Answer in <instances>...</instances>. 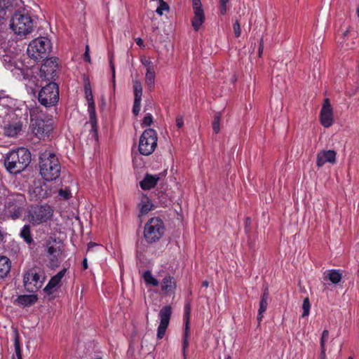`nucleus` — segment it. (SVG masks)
<instances>
[{"label": "nucleus", "mask_w": 359, "mask_h": 359, "mask_svg": "<svg viewBox=\"0 0 359 359\" xmlns=\"http://www.w3.org/2000/svg\"><path fill=\"white\" fill-rule=\"evenodd\" d=\"M152 208V204L151 201L147 199L146 202H142L139 204L140 212L142 215L147 214Z\"/></svg>", "instance_id": "34"}, {"label": "nucleus", "mask_w": 359, "mask_h": 359, "mask_svg": "<svg viewBox=\"0 0 359 359\" xmlns=\"http://www.w3.org/2000/svg\"><path fill=\"white\" fill-rule=\"evenodd\" d=\"M11 260L6 257H0V279H3L8 276L11 271Z\"/></svg>", "instance_id": "22"}, {"label": "nucleus", "mask_w": 359, "mask_h": 359, "mask_svg": "<svg viewBox=\"0 0 359 359\" xmlns=\"http://www.w3.org/2000/svg\"><path fill=\"white\" fill-rule=\"evenodd\" d=\"M57 60V57H52L47 58L42 64L39 70V76L42 80L53 82L58 69Z\"/></svg>", "instance_id": "12"}, {"label": "nucleus", "mask_w": 359, "mask_h": 359, "mask_svg": "<svg viewBox=\"0 0 359 359\" xmlns=\"http://www.w3.org/2000/svg\"><path fill=\"white\" fill-rule=\"evenodd\" d=\"M329 337V331L327 330H325L322 333V337L320 339V349L325 348V341L328 339Z\"/></svg>", "instance_id": "41"}, {"label": "nucleus", "mask_w": 359, "mask_h": 359, "mask_svg": "<svg viewBox=\"0 0 359 359\" xmlns=\"http://www.w3.org/2000/svg\"><path fill=\"white\" fill-rule=\"evenodd\" d=\"M357 14H358V17L359 18V5H358V7L357 8Z\"/></svg>", "instance_id": "60"}, {"label": "nucleus", "mask_w": 359, "mask_h": 359, "mask_svg": "<svg viewBox=\"0 0 359 359\" xmlns=\"http://www.w3.org/2000/svg\"><path fill=\"white\" fill-rule=\"evenodd\" d=\"M348 359H353L352 357H348Z\"/></svg>", "instance_id": "62"}, {"label": "nucleus", "mask_w": 359, "mask_h": 359, "mask_svg": "<svg viewBox=\"0 0 359 359\" xmlns=\"http://www.w3.org/2000/svg\"><path fill=\"white\" fill-rule=\"evenodd\" d=\"M40 277L36 269L32 268L25 271L23 274V285L25 290L29 292H35L39 290L43 282L40 280Z\"/></svg>", "instance_id": "11"}, {"label": "nucleus", "mask_w": 359, "mask_h": 359, "mask_svg": "<svg viewBox=\"0 0 359 359\" xmlns=\"http://www.w3.org/2000/svg\"><path fill=\"white\" fill-rule=\"evenodd\" d=\"M326 277L334 284L339 283L341 278L342 274L340 273L339 270H329L327 271Z\"/></svg>", "instance_id": "28"}, {"label": "nucleus", "mask_w": 359, "mask_h": 359, "mask_svg": "<svg viewBox=\"0 0 359 359\" xmlns=\"http://www.w3.org/2000/svg\"><path fill=\"white\" fill-rule=\"evenodd\" d=\"M320 119V123L325 128H329L333 124V110L328 98L324 100Z\"/></svg>", "instance_id": "16"}, {"label": "nucleus", "mask_w": 359, "mask_h": 359, "mask_svg": "<svg viewBox=\"0 0 359 359\" xmlns=\"http://www.w3.org/2000/svg\"><path fill=\"white\" fill-rule=\"evenodd\" d=\"M135 41L138 46H143V41L141 38L136 39Z\"/></svg>", "instance_id": "56"}, {"label": "nucleus", "mask_w": 359, "mask_h": 359, "mask_svg": "<svg viewBox=\"0 0 359 359\" xmlns=\"http://www.w3.org/2000/svg\"><path fill=\"white\" fill-rule=\"evenodd\" d=\"M51 50L50 41L46 37H38L28 45L27 53L34 61L47 59Z\"/></svg>", "instance_id": "4"}, {"label": "nucleus", "mask_w": 359, "mask_h": 359, "mask_svg": "<svg viewBox=\"0 0 359 359\" xmlns=\"http://www.w3.org/2000/svg\"><path fill=\"white\" fill-rule=\"evenodd\" d=\"M159 6L156 8V13L159 15H162L163 13V11H168L170 8L168 4L165 2L163 0H159Z\"/></svg>", "instance_id": "36"}, {"label": "nucleus", "mask_w": 359, "mask_h": 359, "mask_svg": "<svg viewBox=\"0 0 359 359\" xmlns=\"http://www.w3.org/2000/svg\"><path fill=\"white\" fill-rule=\"evenodd\" d=\"M53 243L54 245H53L50 241L46 242V251L51 266L56 267L58 266L62 257V250L55 243V241Z\"/></svg>", "instance_id": "15"}, {"label": "nucleus", "mask_w": 359, "mask_h": 359, "mask_svg": "<svg viewBox=\"0 0 359 359\" xmlns=\"http://www.w3.org/2000/svg\"><path fill=\"white\" fill-rule=\"evenodd\" d=\"M143 278L145 283L147 285H151L152 286H158L159 283L158 281L153 276L151 272L149 270L145 271L143 273Z\"/></svg>", "instance_id": "30"}, {"label": "nucleus", "mask_w": 359, "mask_h": 359, "mask_svg": "<svg viewBox=\"0 0 359 359\" xmlns=\"http://www.w3.org/2000/svg\"><path fill=\"white\" fill-rule=\"evenodd\" d=\"M336 156L334 150H321L317 154L316 165L320 168L326 163L334 164L336 162Z\"/></svg>", "instance_id": "17"}, {"label": "nucleus", "mask_w": 359, "mask_h": 359, "mask_svg": "<svg viewBox=\"0 0 359 359\" xmlns=\"http://www.w3.org/2000/svg\"><path fill=\"white\" fill-rule=\"evenodd\" d=\"M221 118H222L221 113L217 112L215 114L212 125L213 132L216 134L219 133V132L220 130Z\"/></svg>", "instance_id": "33"}, {"label": "nucleus", "mask_w": 359, "mask_h": 359, "mask_svg": "<svg viewBox=\"0 0 359 359\" xmlns=\"http://www.w3.org/2000/svg\"><path fill=\"white\" fill-rule=\"evenodd\" d=\"M29 196L32 201H39L51 196L52 191L46 183L37 182L29 190Z\"/></svg>", "instance_id": "13"}, {"label": "nucleus", "mask_w": 359, "mask_h": 359, "mask_svg": "<svg viewBox=\"0 0 359 359\" xmlns=\"http://www.w3.org/2000/svg\"><path fill=\"white\" fill-rule=\"evenodd\" d=\"M14 346H15V353H16L18 359H22L21 349H20V342H19L18 337H16L15 339ZM12 359H15V358L14 356H13Z\"/></svg>", "instance_id": "40"}, {"label": "nucleus", "mask_w": 359, "mask_h": 359, "mask_svg": "<svg viewBox=\"0 0 359 359\" xmlns=\"http://www.w3.org/2000/svg\"><path fill=\"white\" fill-rule=\"evenodd\" d=\"M33 21L25 11H15L11 16L10 27L15 34L26 36L33 30Z\"/></svg>", "instance_id": "3"}, {"label": "nucleus", "mask_w": 359, "mask_h": 359, "mask_svg": "<svg viewBox=\"0 0 359 359\" xmlns=\"http://www.w3.org/2000/svg\"><path fill=\"white\" fill-rule=\"evenodd\" d=\"M194 17L191 20V24L194 27V29L195 31H198L205 21V15L203 9L194 10Z\"/></svg>", "instance_id": "23"}, {"label": "nucleus", "mask_w": 359, "mask_h": 359, "mask_svg": "<svg viewBox=\"0 0 359 359\" xmlns=\"http://www.w3.org/2000/svg\"><path fill=\"white\" fill-rule=\"evenodd\" d=\"M189 315H190V306L189 304H187L185 306V311H184V317L186 318V322L188 321L189 322Z\"/></svg>", "instance_id": "51"}, {"label": "nucleus", "mask_w": 359, "mask_h": 359, "mask_svg": "<svg viewBox=\"0 0 359 359\" xmlns=\"http://www.w3.org/2000/svg\"><path fill=\"white\" fill-rule=\"evenodd\" d=\"M26 205L27 200L22 194L11 193L8 194L5 198L6 210L13 219L20 217Z\"/></svg>", "instance_id": "5"}, {"label": "nucleus", "mask_w": 359, "mask_h": 359, "mask_svg": "<svg viewBox=\"0 0 359 359\" xmlns=\"http://www.w3.org/2000/svg\"><path fill=\"white\" fill-rule=\"evenodd\" d=\"M263 50H264V41H263V39H261L260 42H259V50H258V55L259 57H261L262 55Z\"/></svg>", "instance_id": "52"}, {"label": "nucleus", "mask_w": 359, "mask_h": 359, "mask_svg": "<svg viewBox=\"0 0 359 359\" xmlns=\"http://www.w3.org/2000/svg\"><path fill=\"white\" fill-rule=\"evenodd\" d=\"M192 2H193V9L194 10L203 9L201 0H192Z\"/></svg>", "instance_id": "49"}, {"label": "nucleus", "mask_w": 359, "mask_h": 359, "mask_svg": "<svg viewBox=\"0 0 359 359\" xmlns=\"http://www.w3.org/2000/svg\"><path fill=\"white\" fill-rule=\"evenodd\" d=\"M266 307L259 305V309L258 316H257V320H258L259 323L262 321V318H263V313L266 311Z\"/></svg>", "instance_id": "48"}, {"label": "nucleus", "mask_w": 359, "mask_h": 359, "mask_svg": "<svg viewBox=\"0 0 359 359\" xmlns=\"http://www.w3.org/2000/svg\"><path fill=\"white\" fill-rule=\"evenodd\" d=\"M58 195L62 199L67 200L71 198L72 193L68 188H65L64 189H60L58 191Z\"/></svg>", "instance_id": "38"}, {"label": "nucleus", "mask_w": 359, "mask_h": 359, "mask_svg": "<svg viewBox=\"0 0 359 359\" xmlns=\"http://www.w3.org/2000/svg\"><path fill=\"white\" fill-rule=\"evenodd\" d=\"M39 102L46 107L55 105L59 100L58 86L55 82H49L39 93Z\"/></svg>", "instance_id": "9"}, {"label": "nucleus", "mask_w": 359, "mask_h": 359, "mask_svg": "<svg viewBox=\"0 0 359 359\" xmlns=\"http://www.w3.org/2000/svg\"><path fill=\"white\" fill-rule=\"evenodd\" d=\"M53 210L48 205H32L28 210L27 219L33 225H39L50 219Z\"/></svg>", "instance_id": "7"}, {"label": "nucleus", "mask_w": 359, "mask_h": 359, "mask_svg": "<svg viewBox=\"0 0 359 359\" xmlns=\"http://www.w3.org/2000/svg\"><path fill=\"white\" fill-rule=\"evenodd\" d=\"M84 90L86 94V98L87 101H91L93 100V93L90 88V84L88 81H86L84 83Z\"/></svg>", "instance_id": "37"}, {"label": "nucleus", "mask_w": 359, "mask_h": 359, "mask_svg": "<svg viewBox=\"0 0 359 359\" xmlns=\"http://www.w3.org/2000/svg\"><path fill=\"white\" fill-rule=\"evenodd\" d=\"M157 133L152 128L145 130L140 137L138 150L144 156L151 154L157 146Z\"/></svg>", "instance_id": "8"}, {"label": "nucleus", "mask_w": 359, "mask_h": 359, "mask_svg": "<svg viewBox=\"0 0 359 359\" xmlns=\"http://www.w3.org/2000/svg\"><path fill=\"white\" fill-rule=\"evenodd\" d=\"M39 172L46 181H53L59 177L61 165L55 154L46 150L39 155Z\"/></svg>", "instance_id": "1"}, {"label": "nucleus", "mask_w": 359, "mask_h": 359, "mask_svg": "<svg viewBox=\"0 0 359 359\" xmlns=\"http://www.w3.org/2000/svg\"><path fill=\"white\" fill-rule=\"evenodd\" d=\"M22 130V124L20 122L13 124H8L4 126V133L7 136L14 137Z\"/></svg>", "instance_id": "25"}, {"label": "nucleus", "mask_w": 359, "mask_h": 359, "mask_svg": "<svg viewBox=\"0 0 359 359\" xmlns=\"http://www.w3.org/2000/svg\"><path fill=\"white\" fill-rule=\"evenodd\" d=\"M156 73L155 69L147 70L145 75V83L149 90H152L155 86Z\"/></svg>", "instance_id": "27"}, {"label": "nucleus", "mask_w": 359, "mask_h": 359, "mask_svg": "<svg viewBox=\"0 0 359 359\" xmlns=\"http://www.w3.org/2000/svg\"><path fill=\"white\" fill-rule=\"evenodd\" d=\"M164 233L163 222L158 217L151 218L144 225V237L148 243L158 242Z\"/></svg>", "instance_id": "6"}, {"label": "nucleus", "mask_w": 359, "mask_h": 359, "mask_svg": "<svg viewBox=\"0 0 359 359\" xmlns=\"http://www.w3.org/2000/svg\"><path fill=\"white\" fill-rule=\"evenodd\" d=\"M20 237L26 242L27 244L31 245L33 243L34 240L31 233V228L29 225H25L20 231Z\"/></svg>", "instance_id": "26"}, {"label": "nucleus", "mask_w": 359, "mask_h": 359, "mask_svg": "<svg viewBox=\"0 0 359 359\" xmlns=\"http://www.w3.org/2000/svg\"><path fill=\"white\" fill-rule=\"evenodd\" d=\"M95 245H96V243H91V242L89 243L88 245V250H89L90 248L95 246Z\"/></svg>", "instance_id": "58"}, {"label": "nucleus", "mask_w": 359, "mask_h": 359, "mask_svg": "<svg viewBox=\"0 0 359 359\" xmlns=\"http://www.w3.org/2000/svg\"><path fill=\"white\" fill-rule=\"evenodd\" d=\"M88 102V111L89 113V121L92 126V130H96L97 126V116L95 111V104L94 100L87 101Z\"/></svg>", "instance_id": "24"}, {"label": "nucleus", "mask_w": 359, "mask_h": 359, "mask_svg": "<svg viewBox=\"0 0 359 359\" xmlns=\"http://www.w3.org/2000/svg\"><path fill=\"white\" fill-rule=\"evenodd\" d=\"M159 179L158 175L147 173L144 179L140 182V186L143 190H149L156 185Z\"/></svg>", "instance_id": "19"}, {"label": "nucleus", "mask_w": 359, "mask_h": 359, "mask_svg": "<svg viewBox=\"0 0 359 359\" xmlns=\"http://www.w3.org/2000/svg\"><path fill=\"white\" fill-rule=\"evenodd\" d=\"M38 301L36 294H22L19 295L15 300V303L23 307L30 306Z\"/></svg>", "instance_id": "21"}, {"label": "nucleus", "mask_w": 359, "mask_h": 359, "mask_svg": "<svg viewBox=\"0 0 359 359\" xmlns=\"http://www.w3.org/2000/svg\"><path fill=\"white\" fill-rule=\"evenodd\" d=\"M310 308H311V304L309 302V297H306L302 304V309H303V313L302 315V318L306 317L309 315L310 312Z\"/></svg>", "instance_id": "35"}, {"label": "nucleus", "mask_w": 359, "mask_h": 359, "mask_svg": "<svg viewBox=\"0 0 359 359\" xmlns=\"http://www.w3.org/2000/svg\"><path fill=\"white\" fill-rule=\"evenodd\" d=\"M229 0H219L220 13L222 15H225L227 10V3Z\"/></svg>", "instance_id": "45"}, {"label": "nucleus", "mask_w": 359, "mask_h": 359, "mask_svg": "<svg viewBox=\"0 0 359 359\" xmlns=\"http://www.w3.org/2000/svg\"><path fill=\"white\" fill-rule=\"evenodd\" d=\"M133 91H134V100H142V83L138 80L133 81Z\"/></svg>", "instance_id": "29"}, {"label": "nucleus", "mask_w": 359, "mask_h": 359, "mask_svg": "<svg viewBox=\"0 0 359 359\" xmlns=\"http://www.w3.org/2000/svg\"><path fill=\"white\" fill-rule=\"evenodd\" d=\"M109 65H110L111 74H112L113 84H114V86H115V66L113 62V55H111L109 57Z\"/></svg>", "instance_id": "46"}, {"label": "nucleus", "mask_w": 359, "mask_h": 359, "mask_svg": "<svg viewBox=\"0 0 359 359\" xmlns=\"http://www.w3.org/2000/svg\"><path fill=\"white\" fill-rule=\"evenodd\" d=\"M226 359H231V356H229H229L226 358Z\"/></svg>", "instance_id": "61"}, {"label": "nucleus", "mask_w": 359, "mask_h": 359, "mask_svg": "<svg viewBox=\"0 0 359 359\" xmlns=\"http://www.w3.org/2000/svg\"><path fill=\"white\" fill-rule=\"evenodd\" d=\"M348 30H346L345 31L344 33H343V37L344 39L348 35Z\"/></svg>", "instance_id": "59"}, {"label": "nucleus", "mask_w": 359, "mask_h": 359, "mask_svg": "<svg viewBox=\"0 0 359 359\" xmlns=\"http://www.w3.org/2000/svg\"><path fill=\"white\" fill-rule=\"evenodd\" d=\"M141 100H134V104L133 107V113L137 116L140 111Z\"/></svg>", "instance_id": "44"}, {"label": "nucleus", "mask_w": 359, "mask_h": 359, "mask_svg": "<svg viewBox=\"0 0 359 359\" xmlns=\"http://www.w3.org/2000/svg\"><path fill=\"white\" fill-rule=\"evenodd\" d=\"M189 321L187 320L185 324V331L184 334V339H183V344H182V353L184 355V358H186V349L189 346Z\"/></svg>", "instance_id": "31"}, {"label": "nucleus", "mask_w": 359, "mask_h": 359, "mask_svg": "<svg viewBox=\"0 0 359 359\" xmlns=\"http://www.w3.org/2000/svg\"><path fill=\"white\" fill-rule=\"evenodd\" d=\"M172 314V308L170 306H163L159 312V317L161 319L160 324L157 329V338L162 339L169 325L170 316Z\"/></svg>", "instance_id": "14"}, {"label": "nucleus", "mask_w": 359, "mask_h": 359, "mask_svg": "<svg viewBox=\"0 0 359 359\" xmlns=\"http://www.w3.org/2000/svg\"><path fill=\"white\" fill-rule=\"evenodd\" d=\"M66 271L67 269H63L56 275L53 276L49 280L47 285L44 287L43 291L48 294H53L55 291L56 288L60 287L61 280L65 275Z\"/></svg>", "instance_id": "18"}, {"label": "nucleus", "mask_w": 359, "mask_h": 359, "mask_svg": "<svg viewBox=\"0 0 359 359\" xmlns=\"http://www.w3.org/2000/svg\"><path fill=\"white\" fill-rule=\"evenodd\" d=\"M82 266H83V270H86L88 269V262H87L86 258L83 259V262H82Z\"/></svg>", "instance_id": "54"}, {"label": "nucleus", "mask_w": 359, "mask_h": 359, "mask_svg": "<svg viewBox=\"0 0 359 359\" xmlns=\"http://www.w3.org/2000/svg\"><path fill=\"white\" fill-rule=\"evenodd\" d=\"M269 296V290H268V287H266L264 291L263 295H262V299L259 302V305L267 308Z\"/></svg>", "instance_id": "39"}, {"label": "nucleus", "mask_w": 359, "mask_h": 359, "mask_svg": "<svg viewBox=\"0 0 359 359\" xmlns=\"http://www.w3.org/2000/svg\"><path fill=\"white\" fill-rule=\"evenodd\" d=\"M202 286L205 287H208L209 286V282L208 280H203L202 282Z\"/></svg>", "instance_id": "57"}, {"label": "nucleus", "mask_w": 359, "mask_h": 359, "mask_svg": "<svg viewBox=\"0 0 359 359\" xmlns=\"http://www.w3.org/2000/svg\"><path fill=\"white\" fill-rule=\"evenodd\" d=\"M233 31L236 37H238L241 35V27L238 20H236L233 24Z\"/></svg>", "instance_id": "47"}, {"label": "nucleus", "mask_w": 359, "mask_h": 359, "mask_svg": "<svg viewBox=\"0 0 359 359\" xmlns=\"http://www.w3.org/2000/svg\"><path fill=\"white\" fill-rule=\"evenodd\" d=\"M176 289V282L171 276H166L161 282V290L166 294L175 293Z\"/></svg>", "instance_id": "20"}, {"label": "nucleus", "mask_w": 359, "mask_h": 359, "mask_svg": "<svg viewBox=\"0 0 359 359\" xmlns=\"http://www.w3.org/2000/svg\"><path fill=\"white\" fill-rule=\"evenodd\" d=\"M320 359H326L325 348L320 351Z\"/></svg>", "instance_id": "55"}, {"label": "nucleus", "mask_w": 359, "mask_h": 359, "mask_svg": "<svg viewBox=\"0 0 359 359\" xmlns=\"http://www.w3.org/2000/svg\"><path fill=\"white\" fill-rule=\"evenodd\" d=\"M141 62L146 67L147 70L154 69L152 62L150 60L146 59V57L141 58Z\"/></svg>", "instance_id": "42"}, {"label": "nucleus", "mask_w": 359, "mask_h": 359, "mask_svg": "<svg viewBox=\"0 0 359 359\" xmlns=\"http://www.w3.org/2000/svg\"><path fill=\"white\" fill-rule=\"evenodd\" d=\"M153 122V117L151 114H147L144 117L143 121L142 123V126H149Z\"/></svg>", "instance_id": "43"}, {"label": "nucleus", "mask_w": 359, "mask_h": 359, "mask_svg": "<svg viewBox=\"0 0 359 359\" xmlns=\"http://www.w3.org/2000/svg\"><path fill=\"white\" fill-rule=\"evenodd\" d=\"M176 125L178 128H181L184 126V120L182 117H177L176 119Z\"/></svg>", "instance_id": "53"}, {"label": "nucleus", "mask_w": 359, "mask_h": 359, "mask_svg": "<svg viewBox=\"0 0 359 359\" xmlns=\"http://www.w3.org/2000/svg\"><path fill=\"white\" fill-rule=\"evenodd\" d=\"M31 162V153L24 147L10 151L4 161L6 170L12 174H18L23 171Z\"/></svg>", "instance_id": "2"}, {"label": "nucleus", "mask_w": 359, "mask_h": 359, "mask_svg": "<svg viewBox=\"0 0 359 359\" xmlns=\"http://www.w3.org/2000/svg\"><path fill=\"white\" fill-rule=\"evenodd\" d=\"M10 2L6 0H0V23L6 15L7 11L9 10Z\"/></svg>", "instance_id": "32"}, {"label": "nucleus", "mask_w": 359, "mask_h": 359, "mask_svg": "<svg viewBox=\"0 0 359 359\" xmlns=\"http://www.w3.org/2000/svg\"><path fill=\"white\" fill-rule=\"evenodd\" d=\"M89 51H90L89 46L87 45L86 46V51L84 53V60L88 62H90V57Z\"/></svg>", "instance_id": "50"}, {"label": "nucleus", "mask_w": 359, "mask_h": 359, "mask_svg": "<svg viewBox=\"0 0 359 359\" xmlns=\"http://www.w3.org/2000/svg\"><path fill=\"white\" fill-rule=\"evenodd\" d=\"M30 129L35 136L39 139L44 138L48 135L53 130V126L48 121H45L39 116H35L31 112Z\"/></svg>", "instance_id": "10"}]
</instances>
